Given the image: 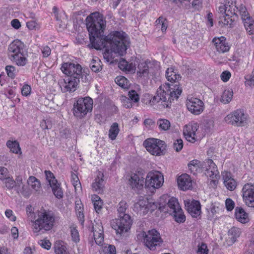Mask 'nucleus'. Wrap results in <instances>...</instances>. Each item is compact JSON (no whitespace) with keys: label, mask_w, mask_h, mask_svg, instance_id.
<instances>
[{"label":"nucleus","mask_w":254,"mask_h":254,"mask_svg":"<svg viewBox=\"0 0 254 254\" xmlns=\"http://www.w3.org/2000/svg\"><path fill=\"white\" fill-rule=\"evenodd\" d=\"M86 25L89 32L90 48L96 50L105 49L103 56L106 62L110 64H128L122 56L126 52L128 41L125 32L115 31L107 36L103 35L106 21L99 12L91 13L86 19Z\"/></svg>","instance_id":"obj_1"},{"label":"nucleus","mask_w":254,"mask_h":254,"mask_svg":"<svg viewBox=\"0 0 254 254\" xmlns=\"http://www.w3.org/2000/svg\"><path fill=\"white\" fill-rule=\"evenodd\" d=\"M166 77L168 81L172 83H177L181 77L175 71L173 67L168 68L166 71ZM182 90L177 84L165 83L161 85L157 89L156 94L151 100V104H155L161 101L164 108H169L174 99H177Z\"/></svg>","instance_id":"obj_2"},{"label":"nucleus","mask_w":254,"mask_h":254,"mask_svg":"<svg viewBox=\"0 0 254 254\" xmlns=\"http://www.w3.org/2000/svg\"><path fill=\"white\" fill-rule=\"evenodd\" d=\"M55 218L53 212L43 210L40 212L38 218L33 221L32 230L34 233L38 235L39 233L50 230L54 226Z\"/></svg>","instance_id":"obj_3"},{"label":"nucleus","mask_w":254,"mask_h":254,"mask_svg":"<svg viewBox=\"0 0 254 254\" xmlns=\"http://www.w3.org/2000/svg\"><path fill=\"white\" fill-rule=\"evenodd\" d=\"M24 44L19 40H14L8 46V51L9 59L16 64H25L27 52L25 51Z\"/></svg>","instance_id":"obj_4"},{"label":"nucleus","mask_w":254,"mask_h":254,"mask_svg":"<svg viewBox=\"0 0 254 254\" xmlns=\"http://www.w3.org/2000/svg\"><path fill=\"white\" fill-rule=\"evenodd\" d=\"M93 101L89 97L78 98L73 104V115L79 119H82L93 109Z\"/></svg>","instance_id":"obj_5"},{"label":"nucleus","mask_w":254,"mask_h":254,"mask_svg":"<svg viewBox=\"0 0 254 254\" xmlns=\"http://www.w3.org/2000/svg\"><path fill=\"white\" fill-rule=\"evenodd\" d=\"M143 242L150 250H155L160 247L163 242L160 233L155 229L143 232Z\"/></svg>","instance_id":"obj_6"},{"label":"nucleus","mask_w":254,"mask_h":254,"mask_svg":"<svg viewBox=\"0 0 254 254\" xmlns=\"http://www.w3.org/2000/svg\"><path fill=\"white\" fill-rule=\"evenodd\" d=\"M143 145L152 155L156 156L163 155L166 148L164 141L154 138L146 139L143 142Z\"/></svg>","instance_id":"obj_7"},{"label":"nucleus","mask_w":254,"mask_h":254,"mask_svg":"<svg viewBox=\"0 0 254 254\" xmlns=\"http://www.w3.org/2000/svg\"><path fill=\"white\" fill-rule=\"evenodd\" d=\"M132 224V219L131 216L129 215H124L113 220L112 226L117 234L122 236L130 229Z\"/></svg>","instance_id":"obj_8"},{"label":"nucleus","mask_w":254,"mask_h":254,"mask_svg":"<svg viewBox=\"0 0 254 254\" xmlns=\"http://www.w3.org/2000/svg\"><path fill=\"white\" fill-rule=\"evenodd\" d=\"M61 68L64 74L77 79L78 81L80 78H83L84 76L86 78L89 72L88 69H83L81 64H62Z\"/></svg>","instance_id":"obj_9"},{"label":"nucleus","mask_w":254,"mask_h":254,"mask_svg":"<svg viewBox=\"0 0 254 254\" xmlns=\"http://www.w3.org/2000/svg\"><path fill=\"white\" fill-rule=\"evenodd\" d=\"M164 177L159 171H150L146 177L145 186L146 188L156 189L160 188L163 184Z\"/></svg>","instance_id":"obj_10"},{"label":"nucleus","mask_w":254,"mask_h":254,"mask_svg":"<svg viewBox=\"0 0 254 254\" xmlns=\"http://www.w3.org/2000/svg\"><path fill=\"white\" fill-rule=\"evenodd\" d=\"M247 116L244 111L238 109L228 114L225 118V121L228 123L238 127L244 126L246 123Z\"/></svg>","instance_id":"obj_11"},{"label":"nucleus","mask_w":254,"mask_h":254,"mask_svg":"<svg viewBox=\"0 0 254 254\" xmlns=\"http://www.w3.org/2000/svg\"><path fill=\"white\" fill-rule=\"evenodd\" d=\"M198 127V124L194 122L190 123L185 126L183 133L188 141L194 143L201 138L197 131Z\"/></svg>","instance_id":"obj_12"},{"label":"nucleus","mask_w":254,"mask_h":254,"mask_svg":"<svg viewBox=\"0 0 254 254\" xmlns=\"http://www.w3.org/2000/svg\"><path fill=\"white\" fill-rule=\"evenodd\" d=\"M186 106L188 111L194 115H200L204 109V104L201 100L191 96L188 97Z\"/></svg>","instance_id":"obj_13"},{"label":"nucleus","mask_w":254,"mask_h":254,"mask_svg":"<svg viewBox=\"0 0 254 254\" xmlns=\"http://www.w3.org/2000/svg\"><path fill=\"white\" fill-rule=\"evenodd\" d=\"M46 179L52 189V192L55 197L58 199L63 197V191L61 184L58 182L54 174L50 171H45Z\"/></svg>","instance_id":"obj_14"},{"label":"nucleus","mask_w":254,"mask_h":254,"mask_svg":"<svg viewBox=\"0 0 254 254\" xmlns=\"http://www.w3.org/2000/svg\"><path fill=\"white\" fill-rule=\"evenodd\" d=\"M243 200L249 207L254 208V185L247 183L244 185L242 190Z\"/></svg>","instance_id":"obj_15"},{"label":"nucleus","mask_w":254,"mask_h":254,"mask_svg":"<svg viewBox=\"0 0 254 254\" xmlns=\"http://www.w3.org/2000/svg\"><path fill=\"white\" fill-rule=\"evenodd\" d=\"M167 197L166 195H163L160 199V202L158 206V209L164 212H169L170 214L178 210H181V206L178 202V199L176 197H172L170 198L167 203L164 205L161 203V200Z\"/></svg>","instance_id":"obj_16"},{"label":"nucleus","mask_w":254,"mask_h":254,"mask_svg":"<svg viewBox=\"0 0 254 254\" xmlns=\"http://www.w3.org/2000/svg\"><path fill=\"white\" fill-rule=\"evenodd\" d=\"M185 207L188 212L193 218H200L201 213V205L199 201L193 200L185 202Z\"/></svg>","instance_id":"obj_17"},{"label":"nucleus","mask_w":254,"mask_h":254,"mask_svg":"<svg viewBox=\"0 0 254 254\" xmlns=\"http://www.w3.org/2000/svg\"><path fill=\"white\" fill-rule=\"evenodd\" d=\"M144 174L141 172H136L130 174L128 183L132 189H141L144 183Z\"/></svg>","instance_id":"obj_18"},{"label":"nucleus","mask_w":254,"mask_h":254,"mask_svg":"<svg viewBox=\"0 0 254 254\" xmlns=\"http://www.w3.org/2000/svg\"><path fill=\"white\" fill-rule=\"evenodd\" d=\"M203 171L205 170V175L212 179L216 178L219 176V172L217 167L212 159H207L203 162Z\"/></svg>","instance_id":"obj_19"},{"label":"nucleus","mask_w":254,"mask_h":254,"mask_svg":"<svg viewBox=\"0 0 254 254\" xmlns=\"http://www.w3.org/2000/svg\"><path fill=\"white\" fill-rule=\"evenodd\" d=\"M212 43L215 46L216 51L220 53L227 52L230 50V46L224 36L215 37L212 39Z\"/></svg>","instance_id":"obj_20"},{"label":"nucleus","mask_w":254,"mask_h":254,"mask_svg":"<svg viewBox=\"0 0 254 254\" xmlns=\"http://www.w3.org/2000/svg\"><path fill=\"white\" fill-rule=\"evenodd\" d=\"M77 79L68 76L66 79H63L59 82L63 92L75 90L77 85Z\"/></svg>","instance_id":"obj_21"},{"label":"nucleus","mask_w":254,"mask_h":254,"mask_svg":"<svg viewBox=\"0 0 254 254\" xmlns=\"http://www.w3.org/2000/svg\"><path fill=\"white\" fill-rule=\"evenodd\" d=\"M179 188L183 190H190L192 188V180L187 174H183L177 179Z\"/></svg>","instance_id":"obj_22"},{"label":"nucleus","mask_w":254,"mask_h":254,"mask_svg":"<svg viewBox=\"0 0 254 254\" xmlns=\"http://www.w3.org/2000/svg\"><path fill=\"white\" fill-rule=\"evenodd\" d=\"M92 232L93 233L96 243L98 245H101L104 240L103 228L101 223L93 225L92 227Z\"/></svg>","instance_id":"obj_23"},{"label":"nucleus","mask_w":254,"mask_h":254,"mask_svg":"<svg viewBox=\"0 0 254 254\" xmlns=\"http://www.w3.org/2000/svg\"><path fill=\"white\" fill-rule=\"evenodd\" d=\"M238 18V15H233V17L226 16L224 14L219 17V24L221 26H227L229 28H232L234 26V22Z\"/></svg>","instance_id":"obj_24"},{"label":"nucleus","mask_w":254,"mask_h":254,"mask_svg":"<svg viewBox=\"0 0 254 254\" xmlns=\"http://www.w3.org/2000/svg\"><path fill=\"white\" fill-rule=\"evenodd\" d=\"M188 166L190 172L194 175L203 171V162L201 163L197 160L191 161Z\"/></svg>","instance_id":"obj_25"},{"label":"nucleus","mask_w":254,"mask_h":254,"mask_svg":"<svg viewBox=\"0 0 254 254\" xmlns=\"http://www.w3.org/2000/svg\"><path fill=\"white\" fill-rule=\"evenodd\" d=\"M222 176L224 180V184L227 189L230 190H233L236 188V182L234 179L231 177V174L230 172L222 173Z\"/></svg>","instance_id":"obj_26"},{"label":"nucleus","mask_w":254,"mask_h":254,"mask_svg":"<svg viewBox=\"0 0 254 254\" xmlns=\"http://www.w3.org/2000/svg\"><path fill=\"white\" fill-rule=\"evenodd\" d=\"M235 216L236 219L242 223H248L250 219L249 214L245 210L241 207H237L235 208Z\"/></svg>","instance_id":"obj_27"},{"label":"nucleus","mask_w":254,"mask_h":254,"mask_svg":"<svg viewBox=\"0 0 254 254\" xmlns=\"http://www.w3.org/2000/svg\"><path fill=\"white\" fill-rule=\"evenodd\" d=\"M6 146L10 151L16 154H21V150L19 142L16 140H8L6 143Z\"/></svg>","instance_id":"obj_28"},{"label":"nucleus","mask_w":254,"mask_h":254,"mask_svg":"<svg viewBox=\"0 0 254 254\" xmlns=\"http://www.w3.org/2000/svg\"><path fill=\"white\" fill-rule=\"evenodd\" d=\"M241 233L240 229L235 227H233L228 231L229 239L231 244L234 243L237 241V238L240 237Z\"/></svg>","instance_id":"obj_29"},{"label":"nucleus","mask_w":254,"mask_h":254,"mask_svg":"<svg viewBox=\"0 0 254 254\" xmlns=\"http://www.w3.org/2000/svg\"><path fill=\"white\" fill-rule=\"evenodd\" d=\"M237 12L241 16V19L243 21L252 18L250 15L246 6L242 4H240L237 7Z\"/></svg>","instance_id":"obj_30"},{"label":"nucleus","mask_w":254,"mask_h":254,"mask_svg":"<svg viewBox=\"0 0 254 254\" xmlns=\"http://www.w3.org/2000/svg\"><path fill=\"white\" fill-rule=\"evenodd\" d=\"M233 91L231 89H225L221 97L220 101L223 104L229 103L232 99Z\"/></svg>","instance_id":"obj_31"},{"label":"nucleus","mask_w":254,"mask_h":254,"mask_svg":"<svg viewBox=\"0 0 254 254\" xmlns=\"http://www.w3.org/2000/svg\"><path fill=\"white\" fill-rule=\"evenodd\" d=\"M103 182L104 180L102 178H100L98 176L95 179L94 182L92 184L93 190L98 193L102 192L104 187Z\"/></svg>","instance_id":"obj_32"},{"label":"nucleus","mask_w":254,"mask_h":254,"mask_svg":"<svg viewBox=\"0 0 254 254\" xmlns=\"http://www.w3.org/2000/svg\"><path fill=\"white\" fill-rule=\"evenodd\" d=\"M245 28L249 35L254 34V20L253 18H250L243 21Z\"/></svg>","instance_id":"obj_33"},{"label":"nucleus","mask_w":254,"mask_h":254,"mask_svg":"<svg viewBox=\"0 0 254 254\" xmlns=\"http://www.w3.org/2000/svg\"><path fill=\"white\" fill-rule=\"evenodd\" d=\"M28 185L35 191H38L41 188L40 181L34 176H30L27 180Z\"/></svg>","instance_id":"obj_34"},{"label":"nucleus","mask_w":254,"mask_h":254,"mask_svg":"<svg viewBox=\"0 0 254 254\" xmlns=\"http://www.w3.org/2000/svg\"><path fill=\"white\" fill-rule=\"evenodd\" d=\"M120 131L119 125L117 123H114L111 126L109 131V137L112 140H115Z\"/></svg>","instance_id":"obj_35"},{"label":"nucleus","mask_w":254,"mask_h":254,"mask_svg":"<svg viewBox=\"0 0 254 254\" xmlns=\"http://www.w3.org/2000/svg\"><path fill=\"white\" fill-rule=\"evenodd\" d=\"M116 83L124 89H128L130 86L129 80L123 76H117L115 80Z\"/></svg>","instance_id":"obj_36"},{"label":"nucleus","mask_w":254,"mask_h":254,"mask_svg":"<svg viewBox=\"0 0 254 254\" xmlns=\"http://www.w3.org/2000/svg\"><path fill=\"white\" fill-rule=\"evenodd\" d=\"M157 125L161 130H167L170 127L171 124L169 120L165 119H159L157 122Z\"/></svg>","instance_id":"obj_37"},{"label":"nucleus","mask_w":254,"mask_h":254,"mask_svg":"<svg viewBox=\"0 0 254 254\" xmlns=\"http://www.w3.org/2000/svg\"><path fill=\"white\" fill-rule=\"evenodd\" d=\"M92 200L95 210L98 213L102 208L103 202L101 199L98 195L94 194L92 197Z\"/></svg>","instance_id":"obj_38"},{"label":"nucleus","mask_w":254,"mask_h":254,"mask_svg":"<svg viewBox=\"0 0 254 254\" xmlns=\"http://www.w3.org/2000/svg\"><path fill=\"white\" fill-rule=\"evenodd\" d=\"M135 64H118L119 68L127 74L133 73L135 71Z\"/></svg>","instance_id":"obj_39"},{"label":"nucleus","mask_w":254,"mask_h":254,"mask_svg":"<svg viewBox=\"0 0 254 254\" xmlns=\"http://www.w3.org/2000/svg\"><path fill=\"white\" fill-rule=\"evenodd\" d=\"M148 201L144 200H139L137 202L134 204V208L138 211H142L143 213L148 211L147 207Z\"/></svg>","instance_id":"obj_40"},{"label":"nucleus","mask_w":254,"mask_h":254,"mask_svg":"<svg viewBox=\"0 0 254 254\" xmlns=\"http://www.w3.org/2000/svg\"><path fill=\"white\" fill-rule=\"evenodd\" d=\"M173 215L175 221L179 223H183L186 220V216L184 214L183 210L181 208V210H178L171 213Z\"/></svg>","instance_id":"obj_41"},{"label":"nucleus","mask_w":254,"mask_h":254,"mask_svg":"<svg viewBox=\"0 0 254 254\" xmlns=\"http://www.w3.org/2000/svg\"><path fill=\"white\" fill-rule=\"evenodd\" d=\"M127 207L128 205L126 201L122 200L120 201L117 207L119 216H122L124 215H128L126 213Z\"/></svg>","instance_id":"obj_42"},{"label":"nucleus","mask_w":254,"mask_h":254,"mask_svg":"<svg viewBox=\"0 0 254 254\" xmlns=\"http://www.w3.org/2000/svg\"><path fill=\"white\" fill-rule=\"evenodd\" d=\"M54 248L56 254H69L66 246L61 243H56Z\"/></svg>","instance_id":"obj_43"},{"label":"nucleus","mask_w":254,"mask_h":254,"mask_svg":"<svg viewBox=\"0 0 254 254\" xmlns=\"http://www.w3.org/2000/svg\"><path fill=\"white\" fill-rule=\"evenodd\" d=\"M53 12L56 20L58 21H60L61 23H63V20L64 19V18L66 17L64 12H59L58 8L56 6H54L53 8Z\"/></svg>","instance_id":"obj_44"},{"label":"nucleus","mask_w":254,"mask_h":254,"mask_svg":"<svg viewBox=\"0 0 254 254\" xmlns=\"http://www.w3.org/2000/svg\"><path fill=\"white\" fill-rule=\"evenodd\" d=\"M101 254H116V247L112 245H108L103 247L100 251Z\"/></svg>","instance_id":"obj_45"},{"label":"nucleus","mask_w":254,"mask_h":254,"mask_svg":"<svg viewBox=\"0 0 254 254\" xmlns=\"http://www.w3.org/2000/svg\"><path fill=\"white\" fill-rule=\"evenodd\" d=\"M71 181L75 190H77L78 189H81V185L78 177L76 174L73 172H72L71 174Z\"/></svg>","instance_id":"obj_46"},{"label":"nucleus","mask_w":254,"mask_h":254,"mask_svg":"<svg viewBox=\"0 0 254 254\" xmlns=\"http://www.w3.org/2000/svg\"><path fill=\"white\" fill-rule=\"evenodd\" d=\"M5 71L7 76L12 79H13L16 74V70L15 67L11 65H6L5 67Z\"/></svg>","instance_id":"obj_47"},{"label":"nucleus","mask_w":254,"mask_h":254,"mask_svg":"<svg viewBox=\"0 0 254 254\" xmlns=\"http://www.w3.org/2000/svg\"><path fill=\"white\" fill-rule=\"evenodd\" d=\"M138 70L137 71V74L138 76L142 77L147 75L148 73V64H138Z\"/></svg>","instance_id":"obj_48"},{"label":"nucleus","mask_w":254,"mask_h":254,"mask_svg":"<svg viewBox=\"0 0 254 254\" xmlns=\"http://www.w3.org/2000/svg\"><path fill=\"white\" fill-rule=\"evenodd\" d=\"M244 79L245 85L246 87H252L254 86V74L246 75Z\"/></svg>","instance_id":"obj_49"},{"label":"nucleus","mask_w":254,"mask_h":254,"mask_svg":"<svg viewBox=\"0 0 254 254\" xmlns=\"http://www.w3.org/2000/svg\"><path fill=\"white\" fill-rule=\"evenodd\" d=\"M237 6L232 4L231 5H227V9L225 12V14L226 16H232L233 15H238L237 13L236 12V8L237 9Z\"/></svg>","instance_id":"obj_50"},{"label":"nucleus","mask_w":254,"mask_h":254,"mask_svg":"<svg viewBox=\"0 0 254 254\" xmlns=\"http://www.w3.org/2000/svg\"><path fill=\"white\" fill-rule=\"evenodd\" d=\"M4 181L5 187L8 190L12 189L15 186L14 181L10 177H6L5 179L2 180Z\"/></svg>","instance_id":"obj_51"},{"label":"nucleus","mask_w":254,"mask_h":254,"mask_svg":"<svg viewBox=\"0 0 254 254\" xmlns=\"http://www.w3.org/2000/svg\"><path fill=\"white\" fill-rule=\"evenodd\" d=\"M128 98L135 103L138 102L139 100V96L134 90L129 91L128 93Z\"/></svg>","instance_id":"obj_52"},{"label":"nucleus","mask_w":254,"mask_h":254,"mask_svg":"<svg viewBox=\"0 0 254 254\" xmlns=\"http://www.w3.org/2000/svg\"><path fill=\"white\" fill-rule=\"evenodd\" d=\"M183 141L181 139L175 140L173 143L174 149L177 151H181L183 147Z\"/></svg>","instance_id":"obj_53"},{"label":"nucleus","mask_w":254,"mask_h":254,"mask_svg":"<svg viewBox=\"0 0 254 254\" xmlns=\"http://www.w3.org/2000/svg\"><path fill=\"white\" fill-rule=\"evenodd\" d=\"M70 232L72 241L75 243L78 242L79 241V235L77 230L75 228H72Z\"/></svg>","instance_id":"obj_54"},{"label":"nucleus","mask_w":254,"mask_h":254,"mask_svg":"<svg viewBox=\"0 0 254 254\" xmlns=\"http://www.w3.org/2000/svg\"><path fill=\"white\" fill-rule=\"evenodd\" d=\"M208 250L207 246L205 243H201L200 245L198 246V250L197 251V254H208Z\"/></svg>","instance_id":"obj_55"},{"label":"nucleus","mask_w":254,"mask_h":254,"mask_svg":"<svg viewBox=\"0 0 254 254\" xmlns=\"http://www.w3.org/2000/svg\"><path fill=\"white\" fill-rule=\"evenodd\" d=\"M231 77V73L228 70H225L222 72L220 75L221 79L225 82H227Z\"/></svg>","instance_id":"obj_56"},{"label":"nucleus","mask_w":254,"mask_h":254,"mask_svg":"<svg viewBox=\"0 0 254 254\" xmlns=\"http://www.w3.org/2000/svg\"><path fill=\"white\" fill-rule=\"evenodd\" d=\"M225 205L227 210L229 211H232L235 206V202L231 198H227L225 201Z\"/></svg>","instance_id":"obj_57"},{"label":"nucleus","mask_w":254,"mask_h":254,"mask_svg":"<svg viewBox=\"0 0 254 254\" xmlns=\"http://www.w3.org/2000/svg\"><path fill=\"white\" fill-rule=\"evenodd\" d=\"M245 254H254V237H253L250 241L248 244V250L246 252Z\"/></svg>","instance_id":"obj_58"},{"label":"nucleus","mask_w":254,"mask_h":254,"mask_svg":"<svg viewBox=\"0 0 254 254\" xmlns=\"http://www.w3.org/2000/svg\"><path fill=\"white\" fill-rule=\"evenodd\" d=\"M39 244L42 247L47 250H49L51 247V243L48 240H41L39 242Z\"/></svg>","instance_id":"obj_59"},{"label":"nucleus","mask_w":254,"mask_h":254,"mask_svg":"<svg viewBox=\"0 0 254 254\" xmlns=\"http://www.w3.org/2000/svg\"><path fill=\"white\" fill-rule=\"evenodd\" d=\"M31 93V87L28 84L23 85L21 89V93L22 95L27 96L30 95Z\"/></svg>","instance_id":"obj_60"},{"label":"nucleus","mask_w":254,"mask_h":254,"mask_svg":"<svg viewBox=\"0 0 254 254\" xmlns=\"http://www.w3.org/2000/svg\"><path fill=\"white\" fill-rule=\"evenodd\" d=\"M122 102L123 105L126 108H131L132 106L131 100L129 98L126 97H123Z\"/></svg>","instance_id":"obj_61"},{"label":"nucleus","mask_w":254,"mask_h":254,"mask_svg":"<svg viewBox=\"0 0 254 254\" xmlns=\"http://www.w3.org/2000/svg\"><path fill=\"white\" fill-rule=\"evenodd\" d=\"M8 174L7 169L4 167H0V180L5 179Z\"/></svg>","instance_id":"obj_62"},{"label":"nucleus","mask_w":254,"mask_h":254,"mask_svg":"<svg viewBox=\"0 0 254 254\" xmlns=\"http://www.w3.org/2000/svg\"><path fill=\"white\" fill-rule=\"evenodd\" d=\"M41 51L44 57H48L51 54V49L47 46L43 47Z\"/></svg>","instance_id":"obj_63"},{"label":"nucleus","mask_w":254,"mask_h":254,"mask_svg":"<svg viewBox=\"0 0 254 254\" xmlns=\"http://www.w3.org/2000/svg\"><path fill=\"white\" fill-rule=\"evenodd\" d=\"M144 125L149 128L155 125V122L151 119H146L143 122Z\"/></svg>","instance_id":"obj_64"}]
</instances>
